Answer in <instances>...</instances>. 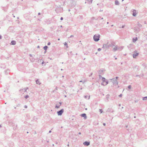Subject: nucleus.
<instances>
[{"label":"nucleus","mask_w":147,"mask_h":147,"mask_svg":"<svg viewBox=\"0 0 147 147\" xmlns=\"http://www.w3.org/2000/svg\"><path fill=\"white\" fill-rule=\"evenodd\" d=\"M47 48L48 47L47 46H45L43 48L45 50H46Z\"/></svg>","instance_id":"2eb2a0df"},{"label":"nucleus","mask_w":147,"mask_h":147,"mask_svg":"<svg viewBox=\"0 0 147 147\" xmlns=\"http://www.w3.org/2000/svg\"><path fill=\"white\" fill-rule=\"evenodd\" d=\"M28 96H26L25 97V98H27L28 97Z\"/></svg>","instance_id":"393cba45"},{"label":"nucleus","mask_w":147,"mask_h":147,"mask_svg":"<svg viewBox=\"0 0 147 147\" xmlns=\"http://www.w3.org/2000/svg\"><path fill=\"white\" fill-rule=\"evenodd\" d=\"M51 130H50L49 131V133H51Z\"/></svg>","instance_id":"c756f323"},{"label":"nucleus","mask_w":147,"mask_h":147,"mask_svg":"<svg viewBox=\"0 0 147 147\" xmlns=\"http://www.w3.org/2000/svg\"><path fill=\"white\" fill-rule=\"evenodd\" d=\"M85 110H87V108H86V109H85Z\"/></svg>","instance_id":"f704fd0d"},{"label":"nucleus","mask_w":147,"mask_h":147,"mask_svg":"<svg viewBox=\"0 0 147 147\" xmlns=\"http://www.w3.org/2000/svg\"><path fill=\"white\" fill-rule=\"evenodd\" d=\"M147 100V97H145L143 98V100Z\"/></svg>","instance_id":"dca6fc26"},{"label":"nucleus","mask_w":147,"mask_h":147,"mask_svg":"<svg viewBox=\"0 0 147 147\" xmlns=\"http://www.w3.org/2000/svg\"><path fill=\"white\" fill-rule=\"evenodd\" d=\"M138 53H135L133 55V57L134 58H136V57L138 55Z\"/></svg>","instance_id":"6e6552de"},{"label":"nucleus","mask_w":147,"mask_h":147,"mask_svg":"<svg viewBox=\"0 0 147 147\" xmlns=\"http://www.w3.org/2000/svg\"><path fill=\"white\" fill-rule=\"evenodd\" d=\"M11 43L12 45H14L16 44V42L14 41H12Z\"/></svg>","instance_id":"ddd939ff"},{"label":"nucleus","mask_w":147,"mask_h":147,"mask_svg":"<svg viewBox=\"0 0 147 147\" xmlns=\"http://www.w3.org/2000/svg\"><path fill=\"white\" fill-rule=\"evenodd\" d=\"M98 51H100L101 50V49H100V48H99L98 49Z\"/></svg>","instance_id":"b1692460"},{"label":"nucleus","mask_w":147,"mask_h":147,"mask_svg":"<svg viewBox=\"0 0 147 147\" xmlns=\"http://www.w3.org/2000/svg\"><path fill=\"white\" fill-rule=\"evenodd\" d=\"M107 111L109 112H113V110H112V109L110 108H109L108 109Z\"/></svg>","instance_id":"9b49d317"},{"label":"nucleus","mask_w":147,"mask_h":147,"mask_svg":"<svg viewBox=\"0 0 147 147\" xmlns=\"http://www.w3.org/2000/svg\"><path fill=\"white\" fill-rule=\"evenodd\" d=\"M24 107L25 108H27V105H25L24 106Z\"/></svg>","instance_id":"5701e85b"},{"label":"nucleus","mask_w":147,"mask_h":147,"mask_svg":"<svg viewBox=\"0 0 147 147\" xmlns=\"http://www.w3.org/2000/svg\"><path fill=\"white\" fill-rule=\"evenodd\" d=\"M36 84H40L39 81L38 80H36Z\"/></svg>","instance_id":"f3484780"},{"label":"nucleus","mask_w":147,"mask_h":147,"mask_svg":"<svg viewBox=\"0 0 147 147\" xmlns=\"http://www.w3.org/2000/svg\"><path fill=\"white\" fill-rule=\"evenodd\" d=\"M137 40V38L136 37L135 38H134L133 39V42H135Z\"/></svg>","instance_id":"1a4fd4ad"},{"label":"nucleus","mask_w":147,"mask_h":147,"mask_svg":"<svg viewBox=\"0 0 147 147\" xmlns=\"http://www.w3.org/2000/svg\"><path fill=\"white\" fill-rule=\"evenodd\" d=\"M102 85L104 86L107 85L108 84V82L107 80L104 78H102Z\"/></svg>","instance_id":"f257e3e1"},{"label":"nucleus","mask_w":147,"mask_h":147,"mask_svg":"<svg viewBox=\"0 0 147 147\" xmlns=\"http://www.w3.org/2000/svg\"><path fill=\"white\" fill-rule=\"evenodd\" d=\"M103 125H104V126H105L106 125V124L105 123H103Z\"/></svg>","instance_id":"a878e982"},{"label":"nucleus","mask_w":147,"mask_h":147,"mask_svg":"<svg viewBox=\"0 0 147 147\" xmlns=\"http://www.w3.org/2000/svg\"><path fill=\"white\" fill-rule=\"evenodd\" d=\"M85 98H86L87 99H89L90 98V96H84Z\"/></svg>","instance_id":"4468645a"},{"label":"nucleus","mask_w":147,"mask_h":147,"mask_svg":"<svg viewBox=\"0 0 147 147\" xmlns=\"http://www.w3.org/2000/svg\"><path fill=\"white\" fill-rule=\"evenodd\" d=\"M117 77H116V79H112V82L114 83V84H118V82L117 80Z\"/></svg>","instance_id":"20e7f679"},{"label":"nucleus","mask_w":147,"mask_h":147,"mask_svg":"<svg viewBox=\"0 0 147 147\" xmlns=\"http://www.w3.org/2000/svg\"><path fill=\"white\" fill-rule=\"evenodd\" d=\"M122 109L123 108V107H122Z\"/></svg>","instance_id":"c9c22d12"},{"label":"nucleus","mask_w":147,"mask_h":147,"mask_svg":"<svg viewBox=\"0 0 147 147\" xmlns=\"http://www.w3.org/2000/svg\"><path fill=\"white\" fill-rule=\"evenodd\" d=\"M64 111L63 109H61L60 110L57 112V113L58 115H61Z\"/></svg>","instance_id":"7ed1b4c3"},{"label":"nucleus","mask_w":147,"mask_h":147,"mask_svg":"<svg viewBox=\"0 0 147 147\" xmlns=\"http://www.w3.org/2000/svg\"><path fill=\"white\" fill-rule=\"evenodd\" d=\"M13 129H16L17 126V125H13Z\"/></svg>","instance_id":"f8f14e48"},{"label":"nucleus","mask_w":147,"mask_h":147,"mask_svg":"<svg viewBox=\"0 0 147 147\" xmlns=\"http://www.w3.org/2000/svg\"><path fill=\"white\" fill-rule=\"evenodd\" d=\"M27 133H28V131Z\"/></svg>","instance_id":"e433bc0d"},{"label":"nucleus","mask_w":147,"mask_h":147,"mask_svg":"<svg viewBox=\"0 0 147 147\" xmlns=\"http://www.w3.org/2000/svg\"><path fill=\"white\" fill-rule=\"evenodd\" d=\"M128 127V126L127 125H126L125 126V127L126 128H127V127Z\"/></svg>","instance_id":"c85d7f7f"},{"label":"nucleus","mask_w":147,"mask_h":147,"mask_svg":"<svg viewBox=\"0 0 147 147\" xmlns=\"http://www.w3.org/2000/svg\"><path fill=\"white\" fill-rule=\"evenodd\" d=\"M99 112H100V113H102V112L103 111L102 110V109H99Z\"/></svg>","instance_id":"aec40b11"},{"label":"nucleus","mask_w":147,"mask_h":147,"mask_svg":"<svg viewBox=\"0 0 147 147\" xmlns=\"http://www.w3.org/2000/svg\"><path fill=\"white\" fill-rule=\"evenodd\" d=\"M51 43L50 42H49L48 43V45H50Z\"/></svg>","instance_id":"bb28decb"},{"label":"nucleus","mask_w":147,"mask_h":147,"mask_svg":"<svg viewBox=\"0 0 147 147\" xmlns=\"http://www.w3.org/2000/svg\"><path fill=\"white\" fill-rule=\"evenodd\" d=\"M131 85H129L128 86V88L129 89H130V88H131Z\"/></svg>","instance_id":"412c9836"},{"label":"nucleus","mask_w":147,"mask_h":147,"mask_svg":"<svg viewBox=\"0 0 147 147\" xmlns=\"http://www.w3.org/2000/svg\"><path fill=\"white\" fill-rule=\"evenodd\" d=\"M100 35L98 34L95 35L94 36V39L95 41H97L99 40Z\"/></svg>","instance_id":"f03ea898"},{"label":"nucleus","mask_w":147,"mask_h":147,"mask_svg":"<svg viewBox=\"0 0 147 147\" xmlns=\"http://www.w3.org/2000/svg\"><path fill=\"white\" fill-rule=\"evenodd\" d=\"M134 117V118H136V117H135H135Z\"/></svg>","instance_id":"4c0bfd02"},{"label":"nucleus","mask_w":147,"mask_h":147,"mask_svg":"<svg viewBox=\"0 0 147 147\" xmlns=\"http://www.w3.org/2000/svg\"><path fill=\"white\" fill-rule=\"evenodd\" d=\"M63 20V18L62 17H61V20Z\"/></svg>","instance_id":"cd10ccee"},{"label":"nucleus","mask_w":147,"mask_h":147,"mask_svg":"<svg viewBox=\"0 0 147 147\" xmlns=\"http://www.w3.org/2000/svg\"><path fill=\"white\" fill-rule=\"evenodd\" d=\"M78 134H81V133L80 132L78 133Z\"/></svg>","instance_id":"7c9ffc66"},{"label":"nucleus","mask_w":147,"mask_h":147,"mask_svg":"<svg viewBox=\"0 0 147 147\" xmlns=\"http://www.w3.org/2000/svg\"><path fill=\"white\" fill-rule=\"evenodd\" d=\"M82 117H84V119H86L87 118L86 114L85 113H83L81 115Z\"/></svg>","instance_id":"423d86ee"},{"label":"nucleus","mask_w":147,"mask_h":147,"mask_svg":"<svg viewBox=\"0 0 147 147\" xmlns=\"http://www.w3.org/2000/svg\"><path fill=\"white\" fill-rule=\"evenodd\" d=\"M58 104H59V105L60 106H61V105L62 104V103H61V102H59V103Z\"/></svg>","instance_id":"4be33fe9"},{"label":"nucleus","mask_w":147,"mask_h":147,"mask_svg":"<svg viewBox=\"0 0 147 147\" xmlns=\"http://www.w3.org/2000/svg\"><path fill=\"white\" fill-rule=\"evenodd\" d=\"M58 40H60V39H59H59H58Z\"/></svg>","instance_id":"72a5a7b5"},{"label":"nucleus","mask_w":147,"mask_h":147,"mask_svg":"<svg viewBox=\"0 0 147 147\" xmlns=\"http://www.w3.org/2000/svg\"><path fill=\"white\" fill-rule=\"evenodd\" d=\"M133 15L134 16H135L136 15V11L135 10H134L133 11Z\"/></svg>","instance_id":"0eeeda50"},{"label":"nucleus","mask_w":147,"mask_h":147,"mask_svg":"<svg viewBox=\"0 0 147 147\" xmlns=\"http://www.w3.org/2000/svg\"><path fill=\"white\" fill-rule=\"evenodd\" d=\"M90 144V142H88V141H85L83 143V144L84 146H88Z\"/></svg>","instance_id":"39448f33"},{"label":"nucleus","mask_w":147,"mask_h":147,"mask_svg":"<svg viewBox=\"0 0 147 147\" xmlns=\"http://www.w3.org/2000/svg\"><path fill=\"white\" fill-rule=\"evenodd\" d=\"M119 106H121V105H120V104H119Z\"/></svg>","instance_id":"473e14b6"},{"label":"nucleus","mask_w":147,"mask_h":147,"mask_svg":"<svg viewBox=\"0 0 147 147\" xmlns=\"http://www.w3.org/2000/svg\"><path fill=\"white\" fill-rule=\"evenodd\" d=\"M64 45H65V46H66L67 47H68V46H67V43L66 42H65L64 44Z\"/></svg>","instance_id":"a211bd4d"},{"label":"nucleus","mask_w":147,"mask_h":147,"mask_svg":"<svg viewBox=\"0 0 147 147\" xmlns=\"http://www.w3.org/2000/svg\"><path fill=\"white\" fill-rule=\"evenodd\" d=\"M115 3L116 5H117L119 4V2L118 1H116Z\"/></svg>","instance_id":"6ab92c4d"},{"label":"nucleus","mask_w":147,"mask_h":147,"mask_svg":"<svg viewBox=\"0 0 147 147\" xmlns=\"http://www.w3.org/2000/svg\"><path fill=\"white\" fill-rule=\"evenodd\" d=\"M1 127V125H0V127Z\"/></svg>","instance_id":"2f4dec72"},{"label":"nucleus","mask_w":147,"mask_h":147,"mask_svg":"<svg viewBox=\"0 0 147 147\" xmlns=\"http://www.w3.org/2000/svg\"><path fill=\"white\" fill-rule=\"evenodd\" d=\"M60 105H59V104H57L55 107V108H58L59 107Z\"/></svg>","instance_id":"9d476101"}]
</instances>
